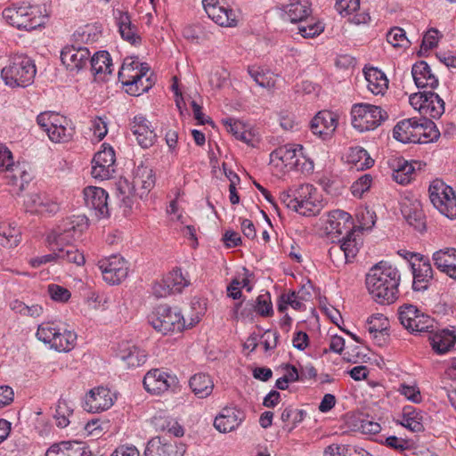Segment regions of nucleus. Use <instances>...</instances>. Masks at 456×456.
<instances>
[{"instance_id": "30", "label": "nucleus", "mask_w": 456, "mask_h": 456, "mask_svg": "<svg viewBox=\"0 0 456 456\" xmlns=\"http://www.w3.org/2000/svg\"><path fill=\"white\" fill-rule=\"evenodd\" d=\"M430 344L437 354H445L456 348V329L454 327L439 330L433 333Z\"/></svg>"}, {"instance_id": "27", "label": "nucleus", "mask_w": 456, "mask_h": 456, "mask_svg": "<svg viewBox=\"0 0 456 456\" xmlns=\"http://www.w3.org/2000/svg\"><path fill=\"white\" fill-rule=\"evenodd\" d=\"M354 229L351 215L341 209H334L328 213L325 220V230L330 234L346 233Z\"/></svg>"}, {"instance_id": "40", "label": "nucleus", "mask_w": 456, "mask_h": 456, "mask_svg": "<svg viewBox=\"0 0 456 456\" xmlns=\"http://www.w3.org/2000/svg\"><path fill=\"white\" fill-rule=\"evenodd\" d=\"M346 161L356 170H364L372 167L374 160L370 158L366 150L355 146L349 149L346 155Z\"/></svg>"}, {"instance_id": "36", "label": "nucleus", "mask_w": 456, "mask_h": 456, "mask_svg": "<svg viewBox=\"0 0 456 456\" xmlns=\"http://www.w3.org/2000/svg\"><path fill=\"white\" fill-rule=\"evenodd\" d=\"M144 456H178L175 446L164 438L156 436L146 444Z\"/></svg>"}, {"instance_id": "38", "label": "nucleus", "mask_w": 456, "mask_h": 456, "mask_svg": "<svg viewBox=\"0 0 456 456\" xmlns=\"http://www.w3.org/2000/svg\"><path fill=\"white\" fill-rule=\"evenodd\" d=\"M190 387L199 398H206L212 394L214 382L206 373L194 374L189 381Z\"/></svg>"}, {"instance_id": "37", "label": "nucleus", "mask_w": 456, "mask_h": 456, "mask_svg": "<svg viewBox=\"0 0 456 456\" xmlns=\"http://www.w3.org/2000/svg\"><path fill=\"white\" fill-rule=\"evenodd\" d=\"M151 423L157 431L167 432L176 437L183 435L182 427L166 412L156 413L151 419Z\"/></svg>"}, {"instance_id": "26", "label": "nucleus", "mask_w": 456, "mask_h": 456, "mask_svg": "<svg viewBox=\"0 0 456 456\" xmlns=\"http://www.w3.org/2000/svg\"><path fill=\"white\" fill-rule=\"evenodd\" d=\"M245 413L237 407H224L214 420V427L221 433L231 432L242 423Z\"/></svg>"}, {"instance_id": "44", "label": "nucleus", "mask_w": 456, "mask_h": 456, "mask_svg": "<svg viewBox=\"0 0 456 456\" xmlns=\"http://www.w3.org/2000/svg\"><path fill=\"white\" fill-rule=\"evenodd\" d=\"M102 36V26L98 24H88L79 28L74 34L75 38L84 44L98 42Z\"/></svg>"}, {"instance_id": "12", "label": "nucleus", "mask_w": 456, "mask_h": 456, "mask_svg": "<svg viewBox=\"0 0 456 456\" xmlns=\"http://www.w3.org/2000/svg\"><path fill=\"white\" fill-rule=\"evenodd\" d=\"M433 206L449 219L456 218V195L453 189L440 179L434 180L428 188Z\"/></svg>"}, {"instance_id": "2", "label": "nucleus", "mask_w": 456, "mask_h": 456, "mask_svg": "<svg viewBox=\"0 0 456 456\" xmlns=\"http://www.w3.org/2000/svg\"><path fill=\"white\" fill-rule=\"evenodd\" d=\"M155 174L149 166L140 164L133 172L132 182L120 179L118 183V198L124 213L126 215L133 210L136 199H144L155 185Z\"/></svg>"}, {"instance_id": "10", "label": "nucleus", "mask_w": 456, "mask_h": 456, "mask_svg": "<svg viewBox=\"0 0 456 456\" xmlns=\"http://www.w3.org/2000/svg\"><path fill=\"white\" fill-rule=\"evenodd\" d=\"M352 126L359 132L374 130L388 115L381 107L370 103H355L351 109Z\"/></svg>"}, {"instance_id": "3", "label": "nucleus", "mask_w": 456, "mask_h": 456, "mask_svg": "<svg viewBox=\"0 0 456 456\" xmlns=\"http://www.w3.org/2000/svg\"><path fill=\"white\" fill-rule=\"evenodd\" d=\"M87 228V218L84 215L67 217L59 225V262L72 263L79 266L84 265L85 256L72 241L78 240Z\"/></svg>"}, {"instance_id": "19", "label": "nucleus", "mask_w": 456, "mask_h": 456, "mask_svg": "<svg viewBox=\"0 0 456 456\" xmlns=\"http://www.w3.org/2000/svg\"><path fill=\"white\" fill-rule=\"evenodd\" d=\"M114 395L105 387H96L90 389L85 395L83 408L92 413L109 410L114 403Z\"/></svg>"}, {"instance_id": "39", "label": "nucleus", "mask_w": 456, "mask_h": 456, "mask_svg": "<svg viewBox=\"0 0 456 456\" xmlns=\"http://www.w3.org/2000/svg\"><path fill=\"white\" fill-rule=\"evenodd\" d=\"M393 170V179L400 184H407L412 179V175L415 170L412 163L399 158L393 160L391 163Z\"/></svg>"}, {"instance_id": "64", "label": "nucleus", "mask_w": 456, "mask_h": 456, "mask_svg": "<svg viewBox=\"0 0 456 456\" xmlns=\"http://www.w3.org/2000/svg\"><path fill=\"white\" fill-rule=\"evenodd\" d=\"M349 451L348 445L332 444L325 448L323 456H348Z\"/></svg>"}, {"instance_id": "57", "label": "nucleus", "mask_w": 456, "mask_h": 456, "mask_svg": "<svg viewBox=\"0 0 456 456\" xmlns=\"http://www.w3.org/2000/svg\"><path fill=\"white\" fill-rule=\"evenodd\" d=\"M75 134V126L67 117L59 118V143L68 142Z\"/></svg>"}, {"instance_id": "49", "label": "nucleus", "mask_w": 456, "mask_h": 456, "mask_svg": "<svg viewBox=\"0 0 456 456\" xmlns=\"http://www.w3.org/2000/svg\"><path fill=\"white\" fill-rule=\"evenodd\" d=\"M232 317L242 322H254L256 312L253 300L236 303L232 309Z\"/></svg>"}, {"instance_id": "43", "label": "nucleus", "mask_w": 456, "mask_h": 456, "mask_svg": "<svg viewBox=\"0 0 456 456\" xmlns=\"http://www.w3.org/2000/svg\"><path fill=\"white\" fill-rule=\"evenodd\" d=\"M456 259V248H446L436 251L433 254V261L436 267L441 272L446 273H450Z\"/></svg>"}, {"instance_id": "35", "label": "nucleus", "mask_w": 456, "mask_h": 456, "mask_svg": "<svg viewBox=\"0 0 456 456\" xmlns=\"http://www.w3.org/2000/svg\"><path fill=\"white\" fill-rule=\"evenodd\" d=\"M91 71L96 79H104L112 72V60L107 51H99L90 57Z\"/></svg>"}, {"instance_id": "52", "label": "nucleus", "mask_w": 456, "mask_h": 456, "mask_svg": "<svg viewBox=\"0 0 456 456\" xmlns=\"http://www.w3.org/2000/svg\"><path fill=\"white\" fill-rule=\"evenodd\" d=\"M387 41L394 48L403 50L407 49L411 44L405 31L399 27H394L387 33Z\"/></svg>"}, {"instance_id": "56", "label": "nucleus", "mask_w": 456, "mask_h": 456, "mask_svg": "<svg viewBox=\"0 0 456 456\" xmlns=\"http://www.w3.org/2000/svg\"><path fill=\"white\" fill-rule=\"evenodd\" d=\"M86 452L81 443L77 441H64L59 443V456H85Z\"/></svg>"}, {"instance_id": "62", "label": "nucleus", "mask_w": 456, "mask_h": 456, "mask_svg": "<svg viewBox=\"0 0 456 456\" xmlns=\"http://www.w3.org/2000/svg\"><path fill=\"white\" fill-rule=\"evenodd\" d=\"M73 414V406L59 400V428H66L70 423L69 418Z\"/></svg>"}, {"instance_id": "28", "label": "nucleus", "mask_w": 456, "mask_h": 456, "mask_svg": "<svg viewBox=\"0 0 456 456\" xmlns=\"http://www.w3.org/2000/svg\"><path fill=\"white\" fill-rule=\"evenodd\" d=\"M281 16L292 23L304 22L312 12L311 3L309 0H289L286 4H281Z\"/></svg>"}, {"instance_id": "34", "label": "nucleus", "mask_w": 456, "mask_h": 456, "mask_svg": "<svg viewBox=\"0 0 456 456\" xmlns=\"http://www.w3.org/2000/svg\"><path fill=\"white\" fill-rule=\"evenodd\" d=\"M368 90L375 95H383L388 87V79L386 75L377 68L363 69Z\"/></svg>"}, {"instance_id": "5", "label": "nucleus", "mask_w": 456, "mask_h": 456, "mask_svg": "<svg viewBox=\"0 0 456 456\" xmlns=\"http://www.w3.org/2000/svg\"><path fill=\"white\" fill-rule=\"evenodd\" d=\"M393 135L403 143H428L436 141L440 132L430 119L411 118L399 121L393 129Z\"/></svg>"}, {"instance_id": "17", "label": "nucleus", "mask_w": 456, "mask_h": 456, "mask_svg": "<svg viewBox=\"0 0 456 456\" xmlns=\"http://www.w3.org/2000/svg\"><path fill=\"white\" fill-rule=\"evenodd\" d=\"M115 151L112 147L103 143L92 161L91 175L99 180H108L115 173Z\"/></svg>"}, {"instance_id": "29", "label": "nucleus", "mask_w": 456, "mask_h": 456, "mask_svg": "<svg viewBox=\"0 0 456 456\" xmlns=\"http://www.w3.org/2000/svg\"><path fill=\"white\" fill-rule=\"evenodd\" d=\"M131 130L142 148L152 146L156 140V134L151 122L143 116H135L131 122Z\"/></svg>"}, {"instance_id": "61", "label": "nucleus", "mask_w": 456, "mask_h": 456, "mask_svg": "<svg viewBox=\"0 0 456 456\" xmlns=\"http://www.w3.org/2000/svg\"><path fill=\"white\" fill-rule=\"evenodd\" d=\"M90 305L95 309H106L110 302V297L104 293L91 292L87 298Z\"/></svg>"}, {"instance_id": "63", "label": "nucleus", "mask_w": 456, "mask_h": 456, "mask_svg": "<svg viewBox=\"0 0 456 456\" xmlns=\"http://www.w3.org/2000/svg\"><path fill=\"white\" fill-rule=\"evenodd\" d=\"M91 130L93 131L94 137L98 141L102 140L108 133L106 121L99 117L94 118L92 120Z\"/></svg>"}, {"instance_id": "9", "label": "nucleus", "mask_w": 456, "mask_h": 456, "mask_svg": "<svg viewBox=\"0 0 456 456\" xmlns=\"http://www.w3.org/2000/svg\"><path fill=\"white\" fill-rule=\"evenodd\" d=\"M0 175L7 184L16 186L20 191L32 180L27 165L14 164L12 151L3 143H0Z\"/></svg>"}, {"instance_id": "41", "label": "nucleus", "mask_w": 456, "mask_h": 456, "mask_svg": "<svg viewBox=\"0 0 456 456\" xmlns=\"http://www.w3.org/2000/svg\"><path fill=\"white\" fill-rule=\"evenodd\" d=\"M444 112V102L436 93L428 92L427 102H425L424 108H422L421 115L428 118H439Z\"/></svg>"}, {"instance_id": "42", "label": "nucleus", "mask_w": 456, "mask_h": 456, "mask_svg": "<svg viewBox=\"0 0 456 456\" xmlns=\"http://www.w3.org/2000/svg\"><path fill=\"white\" fill-rule=\"evenodd\" d=\"M400 423L411 432H421L424 430L422 413L412 406L403 407Z\"/></svg>"}, {"instance_id": "23", "label": "nucleus", "mask_w": 456, "mask_h": 456, "mask_svg": "<svg viewBox=\"0 0 456 456\" xmlns=\"http://www.w3.org/2000/svg\"><path fill=\"white\" fill-rule=\"evenodd\" d=\"M401 211L406 222L419 232L426 229V219L420 201L405 198L401 203Z\"/></svg>"}, {"instance_id": "33", "label": "nucleus", "mask_w": 456, "mask_h": 456, "mask_svg": "<svg viewBox=\"0 0 456 456\" xmlns=\"http://www.w3.org/2000/svg\"><path fill=\"white\" fill-rule=\"evenodd\" d=\"M411 75L415 85L419 88L435 89L438 86L437 77L432 73L429 65L424 61H419L412 66Z\"/></svg>"}, {"instance_id": "53", "label": "nucleus", "mask_w": 456, "mask_h": 456, "mask_svg": "<svg viewBox=\"0 0 456 456\" xmlns=\"http://www.w3.org/2000/svg\"><path fill=\"white\" fill-rule=\"evenodd\" d=\"M256 314L263 317L271 316L273 314L271 295L269 292L260 294L255 301H253Z\"/></svg>"}, {"instance_id": "18", "label": "nucleus", "mask_w": 456, "mask_h": 456, "mask_svg": "<svg viewBox=\"0 0 456 456\" xmlns=\"http://www.w3.org/2000/svg\"><path fill=\"white\" fill-rule=\"evenodd\" d=\"M91 53L86 47L67 45L61 51L60 59L70 76H75L88 64Z\"/></svg>"}, {"instance_id": "11", "label": "nucleus", "mask_w": 456, "mask_h": 456, "mask_svg": "<svg viewBox=\"0 0 456 456\" xmlns=\"http://www.w3.org/2000/svg\"><path fill=\"white\" fill-rule=\"evenodd\" d=\"M149 322L154 330L162 333L181 332L185 327V321L177 308L161 305L149 316Z\"/></svg>"}, {"instance_id": "8", "label": "nucleus", "mask_w": 456, "mask_h": 456, "mask_svg": "<svg viewBox=\"0 0 456 456\" xmlns=\"http://www.w3.org/2000/svg\"><path fill=\"white\" fill-rule=\"evenodd\" d=\"M36 73L34 61L26 55L13 56L9 64L1 70L4 83L12 87L28 86L33 82Z\"/></svg>"}, {"instance_id": "58", "label": "nucleus", "mask_w": 456, "mask_h": 456, "mask_svg": "<svg viewBox=\"0 0 456 456\" xmlns=\"http://www.w3.org/2000/svg\"><path fill=\"white\" fill-rule=\"evenodd\" d=\"M336 10L343 16H350L360 8V0H337Z\"/></svg>"}, {"instance_id": "13", "label": "nucleus", "mask_w": 456, "mask_h": 456, "mask_svg": "<svg viewBox=\"0 0 456 456\" xmlns=\"http://www.w3.org/2000/svg\"><path fill=\"white\" fill-rule=\"evenodd\" d=\"M398 319L401 324L411 333H431L435 329V320L412 305L400 306Z\"/></svg>"}, {"instance_id": "59", "label": "nucleus", "mask_w": 456, "mask_h": 456, "mask_svg": "<svg viewBox=\"0 0 456 456\" xmlns=\"http://www.w3.org/2000/svg\"><path fill=\"white\" fill-rule=\"evenodd\" d=\"M372 177L370 175H363L351 185V191L354 196L361 198L367 191L371 184Z\"/></svg>"}, {"instance_id": "31", "label": "nucleus", "mask_w": 456, "mask_h": 456, "mask_svg": "<svg viewBox=\"0 0 456 456\" xmlns=\"http://www.w3.org/2000/svg\"><path fill=\"white\" fill-rule=\"evenodd\" d=\"M114 17L121 37L132 45L140 44L141 37L138 35L137 27L132 23L129 14L117 10L114 12Z\"/></svg>"}, {"instance_id": "20", "label": "nucleus", "mask_w": 456, "mask_h": 456, "mask_svg": "<svg viewBox=\"0 0 456 456\" xmlns=\"http://www.w3.org/2000/svg\"><path fill=\"white\" fill-rule=\"evenodd\" d=\"M178 383L176 376L154 369L149 370L143 378L144 388L151 394L160 395L175 387Z\"/></svg>"}, {"instance_id": "1", "label": "nucleus", "mask_w": 456, "mask_h": 456, "mask_svg": "<svg viewBox=\"0 0 456 456\" xmlns=\"http://www.w3.org/2000/svg\"><path fill=\"white\" fill-rule=\"evenodd\" d=\"M401 273L387 261H380L370 268L365 284L371 298L380 305H391L399 297Z\"/></svg>"}, {"instance_id": "6", "label": "nucleus", "mask_w": 456, "mask_h": 456, "mask_svg": "<svg viewBox=\"0 0 456 456\" xmlns=\"http://www.w3.org/2000/svg\"><path fill=\"white\" fill-rule=\"evenodd\" d=\"M150 67L142 63L138 59L128 57L118 71L119 81L127 87L126 91L133 95H140L147 92L152 86V81L147 76Z\"/></svg>"}, {"instance_id": "45", "label": "nucleus", "mask_w": 456, "mask_h": 456, "mask_svg": "<svg viewBox=\"0 0 456 456\" xmlns=\"http://www.w3.org/2000/svg\"><path fill=\"white\" fill-rule=\"evenodd\" d=\"M37 122L38 126L47 134L49 139L52 142H55V134L57 132V112H41L37 118Z\"/></svg>"}, {"instance_id": "24", "label": "nucleus", "mask_w": 456, "mask_h": 456, "mask_svg": "<svg viewBox=\"0 0 456 456\" xmlns=\"http://www.w3.org/2000/svg\"><path fill=\"white\" fill-rule=\"evenodd\" d=\"M116 354L128 368L140 367L147 361L145 351L131 341L120 342Z\"/></svg>"}, {"instance_id": "51", "label": "nucleus", "mask_w": 456, "mask_h": 456, "mask_svg": "<svg viewBox=\"0 0 456 456\" xmlns=\"http://www.w3.org/2000/svg\"><path fill=\"white\" fill-rule=\"evenodd\" d=\"M226 130L231 133L236 139L248 143L251 140L250 133L247 131L244 124L237 119L225 118L223 119Z\"/></svg>"}, {"instance_id": "48", "label": "nucleus", "mask_w": 456, "mask_h": 456, "mask_svg": "<svg viewBox=\"0 0 456 456\" xmlns=\"http://www.w3.org/2000/svg\"><path fill=\"white\" fill-rule=\"evenodd\" d=\"M164 280L173 294L181 293L190 284L189 280L183 275L180 269L173 270L164 277Z\"/></svg>"}, {"instance_id": "46", "label": "nucleus", "mask_w": 456, "mask_h": 456, "mask_svg": "<svg viewBox=\"0 0 456 456\" xmlns=\"http://www.w3.org/2000/svg\"><path fill=\"white\" fill-rule=\"evenodd\" d=\"M77 339V332L69 324L59 327V352H70L75 347Z\"/></svg>"}, {"instance_id": "4", "label": "nucleus", "mask_w": 456, "mask_h": 456, "mask_svg": "<svg viewBox=\"0 0 456 456\" xmlns=\"http://www.w3.org/2000/svg\"><path fill=\"white\" fill-rule=\"evenodd\" d=\"M270 165L276 175L294 169L311 174L314 168V160L305 148L296 143L285 144L273 151L270 154Z\"/></svg>"}, {"instance_id": "21", "label": "nucleus", "mask_w": 456, "mask_h": 456, "mask_svg": "<svg viewBox=\"0 0 456 456\" xmlns=\"http://www.w3.org/2000/svg\"><path fill=\"white\" fill-rule=\"evenodd\" d=\"M85 205L91 209L96 217L105 218L110 215L107 191L97 186H86L83 190Z\"/></svg>"}, {"instance_id": "55", "label": "nucleus", "mask_w": 456, "mask_h": 456, "mask_svg": "<svg viewBox=\"0 0 456 456\" xmlns=\"http://www.w3.org/2000/svg\"><path fill=\"white\" fill-rule=\"evenodd\" d=\"M281 303L278 304V311L282 313L286 309V305H290L295 310H302L304 307L303 299L299 297L298 293L295 291L289 292L288 294H282L281 296Z\"/></svg>"}, {"instance_id": "32", "label": "nucleus", "mask_w": 456, "mask_h": 456, "mask_svg": "<svg viewBox=\"0 0 456 456\" xmlns=\"http://www.w3.org/2000/svg\"><path fill=\"white\" fill-rule=\"evenodd\" d=\"M411 267L413 273V289H426L428 288V283L433 277V269L429 260L423 256V260H419L418 263L411 262Z\"/></svg>"}, {"instance_id": "50", "label": "nucleus", "mask_w": 456, "mask_h": 456, "mask_svg": "<svg viewBox=\"0 0 456 456\" xmlns=\"http://www.w3.org/2000/svg\"><path fill=\"white\" fill-rule=\"evenodd\" d=\"M388 324V320L384 314H374L368 318L366 329L376 338L379 335H383L387 331Z\"/></svg>"}, {"instance_id": "60", "label": "nucleus", "mask_w": 456, "mask_h": 456, "mask_svg": "<svg viewBox=\"0 0 456 456\" xmlns=\"http://www.w3.org/2000/svg\"><path fill=\"white\" fill-rule=\"evenodd\" d=\"M248 74L253 80L261 87L270 88L273 86V81L271 77H267L266 74L263 73L259 69L250 67L248 69Z\"/></svg>"}, {"instance_id": "25", "label": "nucleus", "mask_w": 456, "mask_h": 456, "mask_svg": "<svg viewBox=\"0 0 456 456\" xmlns=\"http://www.w3.org/2000/svg\"><path fill=\"white\" fill-rule=\"evenodd\" d=\"M338 126V115L330 110L319 111L311 121V130L322 139L330 138Z\"/></svg>"}, {"instance_id": "15", "label": "nucleus", "mask_w": 456, "mask_h": 456, "mask_svg": "<svg viewBox=\"0 0 456 456\" xmlns=\"http://www.w3.org/2000/svg\"><path fill=\"white\" fill-rule=\"evenodd\" d=\"M208 18L221 27L234 28L238 25L239 16L224 0H202Z\"/></svg>"}, {"instance_id": "54", "label": "nucleus", "mask_w": 456, "mask_h": 456, "mask_svg": "<svg viewBox=\"0 0 456 456\" xmlns=\"http://www.w3.org/2000/svg\"><path fill=\"white\" fill-rule=\"evenodd\" d=\"M306 24H300L298 26L299 34L305 38H312L319 36L324 30V25L319 20L311 19L310 20H304Z\"/></svg>"}, {"instance_id": "22", "label": "nucleus", "mask_w": 456, "mask_h": 456, "mask_svg": "<svg viewBox=\"0 0 456 456\" xmlns=\"http://www.w3.org/2000/svg\"><path fill=\"white\" fill-rule=\"evenodd\" d=\"M346 236L341 240L339 246H333L330 248L329 254L330 257L336 258L343 254L345 262H350L357 255L362 240L361 232L355 229L346 233Z\"/></svg>"}, {"instance_id": "47", "label": "nucleus", "mask_w": 456, "mask_h": 456, "mask_svg": "<svg viewBox=\"0 0 456 456\" xmlns=\"http://www.w3.org/2000/svg\"><path fill=\"white\" fill-rule=\"evenodd\" d=\"M37 338L49 345L50 348H57L55 339L57 338V326L54 322H43L38 326Z\"/></svg>"}, {"instance_id": "7", "label": "nucleus", "mask_w": 456, "mask_h": 456, "mask_svg": "<svg viewBox=\"0 0 456 456\" xmlns=\"http://www.w3.org/2000/svg\"><path fill=\"white\" fill-rule=\"evenodd\" d=\"M4 19L20 30L30 31L43 26L46 16L42 14L39 5L27 3L13 4L3 11Z\"/></svg>"}, {"instance_id": "14", "label": "nucleus", "mask_w": 456, "mask_h": 456, "mask_svg": "<svg viewBox=\"0 0 456 456\" xmlns=\"http://www.w3.org/2000/svg\"><path fill=\"white\" fill-rule=\"evenodd\" d=\"M97 265L102 272L103 281L110 285L120 284L128 275V263L120 255L102 258Z\"/></svg>"}, {"instance_id": "16", "label": "nucleus", "mask_w": 456, "mask_h": 456, "mask_svg": "<svg viewBox=\"0 0 456 456\" xmlns=\"http://www.w3.org/2000/svg\"><path fill=\"white\" fill-rule=\"evenodd\" d=\"M294 200L296 212L299 215L310 216H315L321 210L322 205L318 196L317 189L309 183L300 184L295 188Z\"/></svg>"}]
</instances>
